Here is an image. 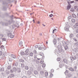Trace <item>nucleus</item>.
Returning <instances> with one entry per match:
<instances>
[{
    "label": "nucleus",
    "instance_id": "obj_1",
    "mask_svg": "<svg viewBox=\"0 0 78 78\" xmlns=\"http://www.w3.org/2000/svg\"><path fill=\"white\" fill-rule=\"evenodd\" d=\"M70 23H71V22H68L67 23V25L64 28V30L66 31H69V27H70Z\"/></svg>",
    "mask_w": 78,
    "mask_h": 78
},
{
    "label": "nucleus",
    "instance_id": "obj_2",
    "mask_svg": "<svg viewBox=\"0 0 78 78\" xmlns=\"http://www.w3.org/2000/svg\"><path fill=\"white\" fill-rule=\"evenodd\" d=\"M66 1L68 3V5L67 6V10H69L71 8V5H70V0H66Z\"/></svg>",
    "mask_w": 78,
    "mask_h": 78
},
{
    "label": "nucleus",
    "instance_id": "obj_3",
    "mask_svg": "<svg viewBox=\"0 0 78 78\" xmlns=\"http://www.w3.org/2000/svg\"><path fill=\"white\" fill-rule=\"evenodd\" d=\"M70 58V60L72 61H73V60L76 59V56H74V57H71Z\"/></svg>",
    "mask_w": 78,
    "mask_h": 78
},
{
    "label": "nucleus",
    "instance_id": "obj_4",
    "mask_svg": "<svg viewBox=\"0 0 78 78\" xmlns=\"http://www.w3.org/2000/svg\"><path fill=\"white\" fill-rule=\"evenodd\" d=\"M39 55L42 56V58L43 59H44V58H45V56H44V53L42 52H40L39 54Z\"/></svg>",
    "mask_w": 78,
    "mask_h": 78
},
{
    "label": "nucleus",
    "instance_id": "obj_5",
    "mask_svg": "<svg viewBox=\"0 0 78 78\" xmlns=\"http://www.w3.org/2000/svg\"><path fill=\"white\" fill-rule=\"evenodd\" d=\"M8 36H9V37H10L11 39H12V38H14V35H12L11 33L8 34Z\"/></svg>",
    "mask_w": 78,
    "mask_h": 78
},
{
    "label": "nucleus",
    "instance_id": "obj_6",
    "mask_svg": "<svg viewBox=\"0 0 78 78\" xmlns=\"http://www.w3.org/2000/svg\"><path fill=\"white\" fill-rule=\"evenodd\" d=\"M1 23L3 25H5V26H8V23H5V22H2L1 23Z\"/></svg>",
    "mask_w": 78,
    "mask_h": 78
},
{
    "label": "nucleus",
    "instance_id": "obj_7",
    "mask_svg": "<svg viewBox=\"0 0 78 78\" xmlns=\"http://www.w3.org/2000/svg\"><path fill=\"white\" fill-rule=\"evenodd\" d=\"M74 27L75 28H78V23L76 22L75 23V25L74 26Z\"/></svg>",
    "mask_w": 78,
    "mask_h": 78
},
{
    "label": "nucleus",
    "instance_id": "obj_8",
    "mask_svg": "<svg viewBox=\"0 0 78 78\" xmlns=\"http://www.w3.org/2000/svg\"><path fill=\"white\" fill-rule=\"evenodd\" d=\"M64 49L65 51H68L69 50V47L67 46H64Z\"/></svg>",
    "mask_w": 78,
    "mask_h": 78
},
{
    "label": "nucleus",
    "instance_id": "obj_9",
    "mask_svg": "<svg viewBox=\"0 0 78 78\" xmlns=\"http://www.w3.org/2000/svg\"><path fill=\"white\" fill-rule=\"evenodd\" d=\"M12 22H13V23H14V22H15V21H14L13 20H11V21L10 20H9L8 21L9 25H11V23H12Z\"/></svg>",
    "mask_w": 78,
    "mask_h": 78
},
{
    "label": "nucleus",
    "instance_id": "obj_10",
    "mask_svg": "<svg viewBox=\"0 0 78 78\" xmlns=\"http://www.w3.org/2000/svg\"><path fill=\"white\" fill-rule=\"evenodd\" d=\"M18 62H16L15 63L13 64V66H16V67H18Z\"/></svg>",
    "mask_w": 78,
    "mask_h": 78
},
{
    "label": "nucleus",
    "instance_id": "obj_11",
    "mask_svg": "<svg viewBox=\"0 0 78 78\" xmlns=\"http://www.w3.org/2000/svg\"><path fill=\"white\" fill-rule=\"evenodd\" d=\"M29 50H30V49L28 48L25 51V53H27V55H29V53H30Z\"/></svg>",
    "mask_w": 78,
    "mask_h": 78
},
{
    "label": "nucleus",
    "instance_id": "obj_12",
    "mask_svg": "<svg viewBox=\"0 0 78 78\" xmlns=\"http://www.w3.org/2000/svg\"><path fill=\"white\" fill-rule=\"evenodd\" d=\"M63 60L65 63H66V64H67V60L66 58H63Z\"/></svg>",
    "mask_w": 78,
    "mask_h": 78
},
{
    "label": "nucleus",
    "instance_id": "obj_13",
    "mask_svg": "<svg viewBox=\"0 0 78 78\" xmlns=\"http://www.w3.org/2000/svg\"><path fill=\"white\" fill-rule=\"evenodd\" d=\"M53 42L54 45H56V39H54L53 40Z\"/></svg>",
    "mask_w": 78,
    "mask_h": 78
},
{
    "label": "nucleus",
    "instance_id": "obj_14",
    "mask_svg": "<svg viewBox=\"0 0 78 78\" xmlns=\"http://www.w3.org/2000/svg\"><path fill=\"white\" fill-rule=\"evenodd\" d=\"M29 55V54H28L27 53H25V54L24 55V57L27 58L28 57Z\"/></svg>",
    "mask_w": 78,
    "mask_h": 78
},
{
    "label": "nucleus",
    "instance_id": "obj_15",
    "mask_svg": "<svg viewBox=\"0 0 78 78\" xmlns=\"http://www.w3.org/2000/svg\"><path fill=\"white\" fill-rule=\"evenodd\" d=\"M11 56L12 58H13L14 59H16V56L13 54H11Z\"/></svg>",
    "mask_w": 78,
    "mask_h": 78
},
{
    "label": "nucleus",
    "instance_id": "obj_16",
    "mask_svg": "<svg viewBox=\"0 0 78 78\" xmlns=\"http://www.w3.org/2000/svg\"><path fill=\"white\" fill-rule=\"evenodd\" d=\"M72 16L73 17H74V18H75V19H76L77 16H76V15H75V14H72Z\"/></svg>",
    "mask_w": 78,
    "mask_h": 78
},
{
    "label": "nucleus",
    "instance_id": "obj_17",
    "mask_svg": "<svg viewBox=\"0 0 78 78\" xmlns=\"http://www.w3.org/2000/svg\"><path fill=\"white\" fill-rule=\"evenodd\" d=\"M71 21L72 23H75V22H76V20L75 19H72L71 20Z\"/></svg>",
    "mask_w": 78,
    "mask_h": 78
},
{
    "label": "nucleus",
    "instance_id": "obj_18",
    "mask_svg": "<svg viewBox=\"0 0 78 78\" xmlns=\"http://www.w3.org/2000/svg\"><path fill=\"white\" fill-rule=\"evenodd\" d=\"M34 73L35 75H37L38 74V72L37 70L34 71Z\"/></svg>",
    "mask_w": 78,
    "mask_h": 78
},
{
    "label": "nucleus",
    "instance_id": "obj_19",
    "mask_svg": "<svg viewBox=\"0 0 78 78\" xmlns=\"http://www.w3.org/2000/svg\"><path fill=\"white\" fill-rule=\"evenodd\" d=\"M13 71H14V72H16V71H17V68L16 67H14L13 68Z\"/></svg>",
    "mask_w": 78,
    "mask_h": 78
},
{
    "label": "nucleus",
    "instance_id": "obj_20",
    "mask_svg": "<svg viewBox=\"0 0 78 78\" xmlns=\"http://www.w3.org/2000/svg\"><path fill=\"white\" fill-rule=\"evenodd\" d=\"M20 54L21 55V56H23L25 55V53L23 52H20Z\"/></svg>",
    "mask_w": 78,
    "mask_h": 78
},
{
    "label": "nucleus",
    "instance_id": "obj_21",
    "mask_svg": "<svg viewBox=\"0 0 78 78\" xmlns=\"http://www.w3.org/2000/svg\"><path fill=\"white\" fill-rule=\"evenodd\" d=\"M3 5H5L6 6L8 5V3L6 2L5 1H3Z\"/></svg>",
    "mask_w": 78,
    "mask_h": 78
},
{
    "label": "nucleus",
    "instance_id": "obj_22",
    "mask_svg": "<svg viewBox=\"0 0 78 78\" xmlns=\"http://www.w3.org/2000/svg\"><path fill=\"white\" fill-rule=\"evenodd\" d=\"M19 61L20 62H25V61H24L22 58H21L20 59Z\"/></svg>",
    "mask_w": 78,
    "mask_h": 78
},
{
    "label": "nucleus",
    "instance_id": "obj_23",
    "mask_svg": "<svg viewBox=\"0 0 78 78\" xmlns=\"http://www.w3.org/2000/svg\"><path fill=\"white\" fill-rule=\"evenodd\" d=\"M22 44H23V42H22V41H20L19 43V45L20 46H23V45H22Z\"/></svg>",
    "mask_w": 78,
    "mask_h": 78
},
{
    "label": "nucleus",
    "instance_id": "obj_24",
    "mask_svg": "<svg viewBox=\"0 0 78 78\" xmlns=\"http://www.w3.org/2000/svg\"><path fill=\"white\" fill-rule=\"evenodd\" d=\"M25 69L26 70H28L29 69L28 66H26L25 67Z\"/></svg>",
    "mask_w": 78,
    "mask_h": 78
},
{
    "label": "nucleus",
    "instance_id": "obj_25",
    "mask_svg": "<svg viewBox=\"0 0 78 78\" xmlns=\"http://www.w3.org/2000/svg\"><path fill=\"white\" fill-rule=\"evenodd\" d=\"M27 73L28 75H31V71H28Z\"/></svg>",
    "mask_w": 78,
    "mask_h": 78
},
{
    "label": "nucleus",
    "instance_id": "obj_26",
    "mask_svg": "<svg viewBox=\"0 0 78 78\" xmlns=\"http://www.w3.org/2000/svg\"><path fill=\"white\" fill-rule=\"evenodd\" d=\"M73 36H74L73 35V34H71L70 35V38H72V37H73Z\"/></svg>",
    "mask_w": 78,
    "mask_h": 78
},
{
    "label": "nucleus",
    "instance_id": "obj_27",
    "mask_svg": "<svg viewBox=\"0 0 78 78\" xmlns=\"http://www.w3.org/2000/svg\"><path fill=\"white\" fill-rule=\"evenodd\" d=\"M3 10H4V11H5V10H6V9H7L6 7L5 6H4L3 7Z\"/></svg>",
    "mask_w": 78,
    "mask_h": 78
},
{
    "label": "nucleus",
    "instance_id": "obj_28",
    "mask_svg": "<svg viewBox=\"0 0 78 78\" xmlns=\"http://www.w3.org/2000/svg\"><path fill=\"white\" fill-rule=\"evenodd\" d=\"M27 60L28 61H30V56L29 55H28L27 57Z\"/></svg>",
    "mask_w": 78,
    "mask_h": 78
},
{
    "label": "nucleus",
    "instance_id": "obj_29",
    "mask_svg": "<svg viewBox=\"0 0 78 78\" xmlns=\"http://www.w3.org/2000/svg\"><path fill=\"white\" fill-rule=\"evenodd\" d=\"M64 44H65V45H66V46H67V45H69V43H68L67 42H66L65 41H64Z\"/></svg>",
    "mask_w": 78,
    "mask_h": 78
},
{
    "label": "nucleus",
    "instance_id": "obj_30",
    "mask_svg": "<svg viewBox=\"0 0 78 78\" xmlns=\"http://www.w3.org/2000/svg\"><path fill=\"white\" fill-rule=\"evenodd\" d=\"M69 73V71L67 70H66L65 72L64 73L66 75L67 73Z\"/></svg>",
    "mask_w": 78,
    "mask_h": 78
},
{
    "label": "nucleus",
    "instance_id": "obj_31",
    "mask_svg": "<svg viewBox=\"0 0 78 78\" xmlns=\"http://www.w3.org/2000/svg\"><path fill=\"white\" fill-rule=\"evenodd\" d=\"M48 72H45V76H48Z\"/></svg>",
    "mask_w": 78,
    "mask_h": 78
},
{
    "label": "nucleus",
    "instance_id": "obj_32",
    "mask_svg": "<svg viewBox=\"0 0 78 78\" xmlns=\"http://www.w3.org/2000/svg\"><path fill=\"white\" fill-rule=\"evenodd\" d=\"M17 71L18 73H20V68H18L17 69Z\"/></svg>",
    "mask_w": 78,
    "mask_h": 78
},
{
    "label": "nucleus",
    "instance_id": "obj_33",
    "mask_svg": "<svg viewBox=\"0 0 78 78\" xmlns=\"http://www.w3.org/2000/svg\"><path fill=\"white\" fill-rule=\"evenodd\" d=\"M30 56H33V52L30 53Z\"/></svg>",
    "mask_w": 78,
    "mask_h": 78
},
{
    "label": "nucleus",
    "instance_id": "obj_34",
    "mask_svg": "<svg viewBox=\"0 0 78 78\" xmlns=\"http://www.w3.org/2000/svg\"><path fill=\"white\" fill-rule=\"evenodd\" d=\"M10 76H11V77H14V75L13 74H11L10 75Z\"/></svg>",
    "mask_w": 78,
    "mask_h": 78
},
{
    "label": "nucleus",
    "instance_id": "obj_35",
    "mask_svg": "<svg viewBox=\"0 0 78 78\" xmlns=\"http://www.w3.org/2000/svg\"><path fill=\"white\" fill-rule=\"evenodd\" d=\"M69 69L71 71H74V69H73L72 68H70Z\"/></svg>",
    "mask_w": 78,
    "mask_h": 78
},
{
    "label": "nucleus",
    "instance_id": "obj_36",
    "mask_svg": "<svg viewBox=\"0 0 78 78\" xmlns=\"http://www.w3.org/2000/svg\"><path fill=\"white\" fill-rule=\"evenodd\" d=\"M9 14H10V13H9L8 14L7 12H5V16H9Z\"/></svg>",
    "mask_w": 78,
    "mask_h": 78
},
{
    "label": "nucleus",
    "instance_id": "obj_37",
    "mask_svg": "<svg viewBox=\"0 0 78 78\" xmlns=\"http://www.w3.org/2000/svg\"><path fill=\"white\" fill-rule=\"evenodd\" d=\"M40 73L41 75H43L44 73V71H41L40 72Z\"/></svg>",
    "mask_w": 78,
    "mask_h": 78
},
{
    "label": "nucleus",
    "instance_id": "obj_38",
    "mask_svg": "<svg viewBox=\"0 0 78 78\" xmlns=\"http://www.w3.org/2000/svg\"><path fill=\"white\" fill-rule=\"evenodd\" d=\"M21 67L22 68H23L24 67H25V65L23 64H21Z\"/></svg>",
    "mask_w": 78,
    "mask_h": 78
},
{
    "label": "nucleus",
    "instance_id": "obj_39",
    "mask_svg": "<svg viewBox=\"0 0 78 78\" xmlns=\"http://www.w3.org/2000/svg\"><path fill=\"white\" fill-rule=\"evenodd\" d=\"M75 45L77 46V47H78V42H76L75 43Z\"/></svg>",
    "mask_w": 78,
    "mask_h": 78
},
{
    "label": "nucleus",
    "instance_id": "obj_40",
    "mask_svg": "<svg viewBox=\"0 0 78 78\" xmlns=\"http://www.w3.org/2000/svg\"><path fill=\"white\" fill-rule=\"evenodd\" d=\"M75 11V9H73V8H72L70 9V11H72V12H73Z\"/></svg>",
    "mask_w": 78,
    "mask_h": 78
},
{
    "label": "nucleus",
    "instance_id": "obj_41",
    "mask_svg": "<svg viewBox=\"0 0 78 78\" xmlns=\"http://www.w3.org/2000/svg\"><path fill=\"white\" fill-rule=\"evenodd\" d=\"M38 50H41L42 49V48L41 46H40L38 48Z\"/></svg>",
    "mask_w": 78,
    "mask_h": 78
},
{
    "label": "nucleus",
    "instance_id": "obj_42",
    "mask_svg": "<svg viewBox=\"0 0 78 78\" xmlns=\"http://www.w3.org/2000/svg\"><path fill=\"white\" fill-rule=\"evenodd\" d=\"M61 59H60V58H58L57 59V61H60Z\"/></svg>",
    "mask_w": 78,
    "mask_h": 78
},
{
    "label": "nucleus",
    "instance_id": "obj_43",
    "mask_svg": "<svg viewBox=\"0 0 78 78\" xmlns=\"http://www.w3.org/2000/svg\"><path fill=\"white\" fill-rule=\"evenodd\" d=\"M9 73H10V72L9 71L7 70L6 72L7 75H8V74H9Z\"/></svg>",
    "mask_w": 78,
    "mask_h": 78
},
{
    "label": "nucleus",
    "instance_id": "obj_44",
    "mask_svg": "<svg viewBox=\"0 0 78 78\" xmlns=\"http://www.w3.org/2000/svg\"><path fill=\"white\" fill-rule=\"evenodd\" d=\"M72 16H70L68 17V20H70V19H71V18H72Z\"/></svg>",
    "mask_w": 78,
    "mask_h": 78
},
{
    "label": "nucleus",
    "instance_id": "obj_45",
    "mask_svg": "<svg viewBox=\"0 0 78 78\" xmlns=\"http://www.w3.org/2000/svg\"><path fill=\"white\" fill-rule=\"evenodd\" d=\"M73 40L74 41H75V42H77L78 41V40L75 38H73Z\"/></svg>",
    "mask_w": 78,
    "mask_h": 78
},
{
    "label": "nucleus",
    "instance_id": "obj_46",
    "mask_svg": "<svg viewBox=\"0 0 78 78\" xmlns=\"http://www.w3.org/2000/svg\"><path fill=\"white\" fill-rule=\"evenodd\" d=\"M76 69H77V67L76 66H75L74 67V69L75 71H76Z\"/></svg>",
    "mask_w": 78,
    "mask_h": 78
},
{
    "label": "nucleus",
    "instance_id": "obj_47",
    "mask_svg": "<svg viewBox=\"0 0 78 78\" xmlns=\"http://www.w3.org/2000/svg\"><path fill=\"white\" fill-rule=\"evenodd\" d=\"M46 66V65L45 64V63H44L42 65V66L43 67H45V66Z\"/></svg>",
    "mask_w": 78,
    "mask_h": 78
},
{
    "label": "nucleus",
    "instance_id": "obj_48",
    "mask_svg": "<svg viewBox=\"0 0 78 78\" xmlns=\"http://www.w3.org/2000/svg\"><path fill=\"white\" fill-rule=\"evenodd\" d=\"M50 77H52V76H53V74L51 73L50 74Z\"/></svg>",
    "mask_w": 78,
    "mask_h": 78
},
{
    "label": "nucleus",
    "instance_id": "obj_49",
    "mask_svg": "<svg viewBox=\"0 0 78 78\" xmlns=\"http://www.w3.org/2000/svg\"><path fill=\"white\" fill-rule=\"evenodd\" d=\"M10 17L11 18V20H12V19H13V18L12 17H14V16L13 15H12L11 16H10Z\"/></svg>",
    "mask_w": 78,
    "mask_h": 78
},
{
    "label": "nucleus",
    "instance_id": "obj_50",
    "mask_svg": "<svg viewBox=\"0 0 78 78\" xmlns=\"http://www.w3.org/2000/svg\"><path fill=\"white\" fill-rule=\"evenodd\" d=\"M11 66H9L8 67H7V69L8 70H9V69H11Z\"/></svg>",
    "mask_w": 78,
    "mask_h": 78
},
{
    "label": "nucleus",
    "instance_id": "obj_51",
    "mask_svg": "<svg viewBox=\"0 0 78 78\" xmlns=\"http://www.w3.org/2000/svg\"><path fill=\"white\" fill-rule=\"evenodd\" d=\"M52 16H53V15L52 14H51L50 15H49L50 17H52Z\"/></svg>",
    "mask_w": 78,
    "mask_h": 78
},
{
    "label": "nucleus",
    "instance_id": "obj_52",
    "mask_svg": "<svg viewBox=\"0 0 78 78\" xmlns=\"http://www.w3.org/2000/svg\"><path fill=\"white\" fill-rule=\"evenodd\" d=\"M71 76H72V75H71V74H68V76L69 78Z\"/></svg>",
    "mask_w": 78,
    "mask_h": 78
},
{
    "label": "nucleus",
    "instance_id": "obj_53",
    "mask_svg": "<svg viewBox=\"0 0 78 78\" xmlns=\"http://www.w3.org/2000/svg\"><path fill=\"white\" fill-rule=\"evenodd\" d=\"M17 58L18 59H19V60H20V56H18V57H17Z\"/></svg>",
    "mask_w": 78,
    "mask_h": 78
},
{
    "label": "nucleus",
    "instance_id": "obj_54",
    "mask_svg": "<svg viewBox=\"0 0 78 78\" xmlns=\"http://www.w3.org/2000/svg\"><path fill=\"white\" fill-rule=\"evenodd\" d=\"M56 30V29H55L54 30H53L52 33H54V32Z\"/></svg>",
    "mask_w": 78,
    "mask_h": 78
},
{
    "label": "nucleus",
    "instance_id": "obj_55",
    "mask_svg": "<svg viewBox=\"0 0 78 78\" xmlns=\"http://www.w3.org/2000/svg\"><path fill=\"white\" fill-rule=\"evenodd\" d=\"M2 41H6V39L3 38L2 39Z\"/></svg>",
    "mask_w": 78,
    "mask_h": 78
},
{
    "label": "nucleus",
    "instance_id": "obj_56",
    "mask_svg": "<svg viewBox=\"0 0 78 78\" xmlns=\"http://www.w3.org/2000/svg\"><path fill=\"white\" fill-rule=\"evenodd\" d=\"M36 53H37V52L36 51V50H34V54H36Z\"/></svg>",
    "mask_w": 78,
    "mask_h": 78
},
{
    "label": "nucleus",
    "instance_id": "obj_57",
    "mask_svg": "<svg viewBox=\"0 0 78 78\" xmlns=\"http://www.w3.org/2000/svg\"><path fill=\"white\" fill-rule=\"evenodd\" d=\"M9 60L10 62H12V60L10 58H9Z\"/></svg>",
    "mask_w": 78,
    "mask_h": 78
},
{
    "label": "nucleus",
    "instance_id": "obj_58",
    "mask_svg": "<svg viewBox=\"0 0 78 78\" xmlns=\"http://www.w3.org/2000/svg\"><path fill=\"white\" fill-rule=\"evenodd\" d=\"M77 7H78V6H77L75 5L74 7V9H76V8H77Z\"/></svg>",
    "mask_w": 78,
    "mask_h": 78
},
{
    "label": "nucleus",
    "instance_id": "obj_59",
    "mask_svg": "<svg viewBox=\"0 0 78 78\" xmlns=\"http://www.w3.org/2000/svg\"><path fill=\"white\" fill-rule=\"evenodd\" d=\"M51 73H53V72H54V70L53 69H52L51 70Z\"/></svg>",
    "mask_w": 78,
    "mask_h": 78
},
{
    "label": "nucleus",
    "instance_id": "obj_60",
    "mask_svg": "<svg viewBox=\"0 0 78 78\" xmlns=\"http://www.w3.org/2000/svg\"><path fill=\"white\" fill-rule=\"evenodd\" d=\"M38 47H39L38 46V45H35V48H38Z\"/></svg>",
    "mask_w": 78,
    "mask_h": 78
},
{
    "label": "nucleus",
    "instance_id": "obj_61",
    "mask_svg": "<svg viewBox=\"0 0 78 78\" xmlns=\"http://www.w3.org/2000/svg\"><path fill=\"white\" fill-rule=\"evenodd\" d=\"M22 78H27V77L26 76H23Z\"/></svg>",
    "mask_w": 78,
    "mask_h": 78
},
{
    "label": "nucleus",
    "instance_id": "obj_62",
    "mask_svg": "<svg viewBox=\"0 0 78 78\" xmlns=\"http://www.w3.org/2000/svg\"><path fill=\"white\" fill-rule=\"evenodd\" d=\"M1 17L2 18H4L5 17V16L3 15L2 16H1L0 15V17Z\"/></svg>",
    "mask_w": 78,
    "mask_h": 78
},
{
    "label": "nucleus",
    "instance_id": "obj_63",
    "mask_svg": "<svg viewBox=\"0 0 78 78\" xmlns=\"http://www.w3.org/2000/svg\"><path fill=\"white\" fill-rule=\"evenodd\" d=\"M43 11L44 12H47V11L45 10V9L43 10Z\"/></svg>",
    "mask_w": 78,
    "mask_h": 78
},
{
    "label": "nucleus",
    "instance_id": "obj_64",
    "mask_svg": "<svg viewBox=\"0 0 78 78\" xmlns=\"http://www.w3.org/2000/svg\"><path fill=\"white\" fill-rule=\"evenodd\" d=\"M1 71H4V69H3V68H1Z\"/></svg>",
    "mask_w": 78,
    "mask_h": 78
}]
</instances>
